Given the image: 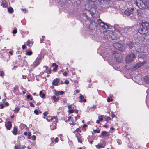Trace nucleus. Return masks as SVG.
Returning a JSON list of instances; mask_svg holds the SVG:
<instances>
[{
    "label": "nucleus",
    "mask_w": 149,
    "mask_h": 149,
    "mask_svg": "<svg viewBox=\"0 0 149 149\" xmlns=\"http://www.w3.org/2000/svg\"><path fill=\"white\" fill-rule=\"evenodd\" d=\"M115 30L117 32L119 33L120 34V35L122 34L121 33L122 32V29L121 28H119L118 29H116Z\"/></svg>",
    "instance_id": "obj_25"
},
{
    "label": "nucleus",
    "mask_w": 149,
    "mask_h": 149,
    "mask_svg": "<svg viewBox=\"0 0 149 149\" xmlns=\"http://www.w3.org/2000/svg\"><path fill=\"white\" fill-rule=\"evenodd\" d=\"M39 95L42 98H44L45 96V95L44 94L42 93V91H40L39 93Z\"/></svg>",
    "instance_id": "obj_29"
},
{
    "label": "nucleus",
    "mask_w": 149,
    "mask_h": 149,
    "mask_svg": "<svg viewBox=\"0 0 149 149\" xmlns=\"http://www.w3.org/2000/svg\"><path fill=\"white\" fill-rule=\"evenodd\" d=\"M27 99H30L31 98V95H28L27 96Z\"/></svg>",
    "instance_id": "obj_62"
},
{
    "label": "nucleus",
    "mask_w": 149,
    "mask_h": 149,
    "mask_svg": "<svg viewBox=\"0 0 149 149\" xmlns=\"http://www.w3.org/2000/svg\"><path fill=\"white\" fill-rule=\"evenodd\" d=\"M36 139V136L34 135H33L31 137V139L33 140H35Z\"/></svg>",
    "instance_id": "obj_43"
},
{
    "label": "nucleus",
    "mask_w": 149,
    "mask_h": 149,
    "mask_svg": "<svg viewBox=\"0 0 149 149\" xmlns=\"http://www.w3.org/2000/svg\"><path fill=\"white\" fill-rule=\"evenodd\" d=\"M57 118L55 116L52 117L48 116L47 117V121H50V120H54V121L57 120Z\"/></svg>",
    "instance_id": "obj_12"
},
{
    "label": "nucleus",
    "mask_w": 149,
    "mask_h": 149,
    "mask_svg": "<svg viewBox=\"0 0 149 149\" xmlns=\"http://www.w3.org/2000/svg\"><path fill=\"white\" fill-rule=\"evenodd\" d=\"M1 6L3 7H7L8 6V3L6 1L3 0L2 2Z\"/></svg>",
    "instance_id": "obj_22"
},
{
    "label": "nucleus",
    "mask_w": 149,
    "mask_h": 149,
    "mask_svg": "<svg viewBox=\"0 0 149 149\" xmlns=\"http://www.w3.org/2000/svg\"><path fill=\"white\" fill-rule=\"evenodd\" d=\"M51 139L52 142H53V140H54L56 143L58 142L59 141L58 138L57 137L55 139L54 138H52Z\"/></svg>",
    "instance_id": "obj_32"
},
{
    "label": "nucleus",
    "mask_w": 149,
    "mask_h": 149,
    "mask_svg": "<svg viewBox=\"0 0 149 149\" xmlns=\"http://www.w3.org/2000/svg\"><path fill=\"white\" fill-rule=\"evenodd\" d=\"M58 67H55L53 69V70L54 71H56L57 70V68Z\"/></svg>",
    "instance_id": "obj_56"
},
{
    "label": "nucleus",
    "mask_w": 149,
    "mask_h": 149,
    "mask_svg": "<svg viewBox=\"0 0 149 149\" xmlns=\"http://www.w3.org/2000/svg\"><path fill=\"white\" fill-rule=\"evenodd\" d=\"M69 81L67 80H66L64 82V83L65 84H68L69 83Z\"/></svg>",
    "instance_id": "obj_57"
},
{
    "label": "nucleus",
    "mask_w": 149,
    "mask_h": 149,
    "mask_svg": "<svg viewBox=\"0 0 149 149\" xmlns=\"http://www.w3.org/2000/svg\"><path fill=\"white\" fill-rule=\"evenodd\" d=\"M26 47L24 45H23L22 46V48L23 50L25 49Z\"/></svg>",
    "instance_id": "obj_60"
},
{
    "label": "nucleus",
    "mask_w": 149,
    "mask_h": 149,
    "mask_svg": "<svg viewBox=\"0 0 149 149\" xmlns=\"http://www.w3.org/2000/svg\"><path fill=\"white\" fill-rule=\"evenodd\" d=\"M64 93V92L63 91H61V92H60V95H63Z\"/></svg>",
    "instance_id": "obj_58"
},
{
    "label": "nucleus",
    "mask_w": 149,
    "mask_h": 149,
    "mask_svg": "<svg viewBox=\"0 0 149 149\" xmlns=\"http://www.w3.org/2000/svg\"><path fill=\"white\" fill-rule=\"evenodd\" d=\"M136 4L141 9H143L146 8V5L141 0H136Z\"/></svg>",
    "instance_id": "obj_4"
},
{
    "label": "nucleus",
    "mask_w": 149,
    "mask_h": 149,
    "mask_svg": "<svg viewBox=\"0 0 149 149\" xmlns=\"http://www.w3.org/2000/svg\"><path fill=\"white\" fill-rule=\"evenodd\" d=\"M4 75V73L3 71H0V76H3Z\"/></svg>",
    "instance_id": "obj_44"
},
{
    "label": "nucleus",
    "mask_w": 149,
    "mask_h": 149,
    "mask_svg": "<svg viewBox=\"0 0 149 149\" xmlns=\"http://www.w3.org/2000/svg\"><path fill=\"white\" fill-rule=\"evenodd\" d=\"M127 44L130 49H132L134 46V43L130 41H128L127 42Z\"/></svg>",
    "instance_id": "obj_16"
},
{
    "label": "nucleus",
    "mask_w": 149,
    "mask_h": 149,
    "mask_svg": "<svg viewBox=\"0 0 149 149\" xmlns=\"http://www.w3.org/2000/svg\"><path fill=\"white\" fill-rule=\"evenodd\" d=\"M134 9L133 8H129L126 10L124 12V14L127 16H130L134 13Z\"/></svg>",
    "instance_id": "obj_5"
},
{
    "label": "nucleus",
    "mask_w": 149,
    "mask_h": 149,
    "mask_svg": "<svg viewBox=\"0 0 149 149\" xmlns=\"http://www.w3.org/2000/svg\"><path fill=\"white\" fill-rule=\"evenodd\" d=\"M90 12L91 15L93 16V15H94L96 13V9L94 8H92L90 9Z\"/></svg>",
    "instance_id": "obj_19"
},
{
    "label": "nucleus",
    "mask_w": 149,
    "mask_h": 149,
    "mask_svg": "<svg viewBox=\"0 0 149 149\" xmlns=\"http://www.w3.org/2000/svg\"><path fill=\"white\" fill-rule=\"evenodd\" d=\"M104 38L106 39L111 38L112 40H115L118 38V36L115 35V33L111 31H104Z\"/></svg>",
    "instance_id": "obj_1"
},
{
    "label": "nucleus",
    "mask_w": 149,
    "mask_h": 149,
    "mask_svg": "<svg viewBox=\"0 0 149 149\" xmlns=\"http://www.w3.org/2000/svg\"><path fill=\"white\" fill-rule=\"evenodd\" d=\"M68 73L66 71H65L63 74V75L65 76H66L67 75Z\"/></svg>",
    "instance_id": "obj_54"
},
{
    "label": "nucleus",
    "mask_w": 149,
    "mask_h": 149,
    "mask_svg": "<svg viewBox=\"0 0 149 149\" xmlns=\"http://www.w3.org/2000/svg\"><path fill=\"white\" fill-rule=\"evenodd\" d=\"M0 106L1 107V109L3 108L4 107V106L3 104H1L0 105Z\"/></svg>",
    "instance_id": "obj_61"
},
{
    "label": "nucleus",
    "mask_w": 149,
    "mask_h": 149,
    "mask_svg": "<svg viewBox=\"0 0 149 149\" xmlns=\"http://www.w3.org/2000/svg\"><path fill=\"white\" fill-rule=\"evenodd\" d=\"M52 66H55V67H58V65L56 63H53L52 64Z\"/></svg>",
    "instance_id": "obj_51"
},
{
    "label": "nucleus",
    "mask_w": 149,
    "mask_h": 149,
    "mask_svg": "<svg viewBox=\"0 0 149 149\" xmlns=\"http://www.w3.org/2000/svg\"><path fill=\"white\" fill-rule=\"evenodd\" d=\"M72 105H71L68 106V109H70L72 108L74 109V108L72 107Z\"/></svg>",
    "instance_id": "obj_52"
},
{
    "label": "nucleus",
    "mask_w": 149,
    "mask_h": 149,
    "mask_svg": "<svg viewBox=\"0 0 149 149\" xmlns=\"http://www.w3.org/2000/svg\"><path fill=\"white\" fill-rule=\"evenodd\" d=\"M57 122H53L50 125V128L53 130L56 128V123Z\"/></svg>",
    "instance_id": "obj_13"
},
{
    "label": "nucleus",
    "mask_w": 149,
    "mask_h": 149,
    "mask_svg": "<svg viewBox=\"0 0 149 149\" xmlns=\"http://www.w3.org/2000/svg\"><path fill=\"white\" fill-rule=\"evenodd\" d=\"M18 131V129L15 126H14L13 127V131H12V133L15 135H16L17 134V132Z\"/></svg>",
    "instance_id": "obj_21"
},
{
    "label": "nucleus",
    "mask_w": 149,
    "mask_h": 149,
    "mask_svg": "<svg viewBox=\"0 0 149 149\" xmlns=\"http://www.w3.org/2000/svg\"><path fill=\"white\" fill-rule=\"evenodd\" d=\"M80 96L79 97V98L80 99V100H79L80 102H86V99H84V97L83 95H81V94H80Z\"/></svg>",
    "instance_id": "obj_24"
},
{
    "label": "nucleus",
    "mask_w": 149,
    "mask_h": 149,
    "mask_svg": "<svg viewBox=\"0 0 149 149\" xmlns=\"http://www.w3.org/2000/svg\"><path fill=\"white\" fill-rule=\"evenodd\" d=\"M70 123H69V124L71 125L72 127H73V126L74 127H77L78 125V124L75 123L74 122H70Z\"/></svg>",
    "instance_id": "obj_23"
},
{
    "label": "nucleus",
    "mask_w": 149,
    "mask_h": 149,
    "mask_svg": "<svg viewBox=\"0 0 149 149\" xmlns=\"http://www.w3.org/2000/svg\"><path fill=\"white\" fill-rule=\"evenodd\" d=\"M52 99L55 102H58L59 100V98L58 97H56L55 96H53Z\"/></svg>",
    "instance_id": "obj_27"
},
{
    "label": "nucleus",
    "mask_w": 149,
    "mask_h": 149,
    "mask_svg": "<svg viewBox=\"0 0 149 149\" xmlns=\"http://www.w3.org/2000/svg\"><path fill=\"white\" fill-rule=\"evenodd\" d=\"M144 80L146 83L149 84V77H145L144 78Z\"/></svg>",
    "instance_id": "obj_26"
},
{
    "label": "nucleus",
    "mask_w": 149,
    "mask_h": 149,
    "mask_svg": "<svg viewBox=\"0 0 149 149\" xmlns=\"http://www.w3.org/2000/svg\"><path fill=\"white\" fill-rule=\"evenodd\" d=\"M76 92L77 93H78L80 92V91L78 90H76Z\"/></svg>",
    "instance_id": "obj_64"
},
{
    "label": "nucleus",
    "mask_w": 149,
    "mask_h": 149,
    "mask_svg": "<svg viewBox=\"0 0 149 149\" xmlns=\"http://www.w3.org/2000/svg\"><path fill=\"white\" fill-rule=\"evenodd\" d=\"M27 134L28 133L26 132H24V134L25 136H26L27 135Z\"/></svg>",
    "instance_id": "obj_63"
},
{
    "label": "nucleus",
    "mask_w": 149,
    "mask_h": 149,
    "mask_svg": "<svg viewBox=\"0 0 149 149\" xmlns=\"http://www.w3.org/2000/svg\"><path fill=\"white\" fill-rule=\"evenodd\" d=\"M93 132L95 133H99L100 132V130L99 128H97L96 130H93Z\"/></svg>",
    "instance_id": "obj_36"
},
{
    "label": "nucleus",
    "mask_w": 149,
    "mask_h": 149,
    "mask_svg": "<svg viewBox=\"0 0 149 149\" xmlns=\"http://www.w3.org/2000/svg\"><path fill=\"white\" fill-rule=\"evenodd\" d=\"M8 11L12 13H13V10L12 7H9L8 8Z\"/></svg>",
    "instance_id": "obj_37"
},
{
    "label": "nucleus",
    "mask_w": 149,
    "mask_h": 149,
    "mask_svg": "<svg viewBox=\"0 0 149 149\" xmlns=\"http://www.w3.org/2000/svg\"><path fill=\"white\" fill-rule=\"evenodd\" d=\"M61 3H65L66 2L67 0H60Z\"/></svg>",
    "instance_id": "obj_53"
},
{
    "label": "nucleus",
    "mask_w": 149,
    "mask_h": 149,
    "mask_svg": "<svg viewBox=\"0 0 149 149\" xmlns=\"http://www.w3.org/2000/svg\"><path fill=\"white\" fill-rule=\"evenodd\" d=\"M28 139H30L31 138V134L30 132H28Z\"/></svg>",
    "instance_id": "obj_42"
},
{
    "label": "nucleus",
    "mask_w": 149,
    "mask_h": 149,
    "mask_svg": "<svg viewBox=\"0 0 149 149\" xmlns=\"http://www.w3.org/2000/svg\"><path fill=\"white\" fill-rule=\"evenodd\" d=\"M33 43L32 40H28L27 42L26 45L28 46L29 47H31Z\"/></svg>",
    "instance_id": "obj_20"
},
{
    "label": "nucleus",
    "mask_w": 149,
    "mask_h": 149,
    "mask_svg": "<svg viewBox=\"0 0 149 149\" xmlns=\"http://www.w3.org/2000/svg\"><path fill=\"white\" fill-rule=\"evenodd\" d=\"M32 54V52L31 51H28L26 52V54L28 55H31Z\"/></svg>",
    "instance_id": "obj_41"
},
{
    "label": "nucleus",
    "mask_w": 149,
    "mask_h": 149,
    "mask_svg": "<svg viewBox=\"0 0 149 149\" xmlns=\"http://www.w3.org/2000/svg\"><path fill=\"white\" fill-rule=\"evenodd\" d=\"M17 31L16 29H14L13 31V34H15L17 33Z\"/></svg>",
    "instance_id": "obj_49"
},
{
    "label": "nucleus",
    "mask_w": 149,
    "mask_h": 149,
    "mask_svg": "<svg viewBox=\"0 0 149 149\" xmlns=\"http://www.w3.org/2000/svg\"><path fill=\"white\" fill-rule=\"evenodd\" d=\"M54 94L58 96L59 95H60L59 91H57L56 90H54Z\"/></svg>",
    "instance_id": "obj_31"
},
{
    "label": "nucleus",
    "mask_w": 149,
    "mask_h": 149,
    "mask_svg": "<svg viewBox=\"0 0 149 149\" xmlns=\"http://www.w3.org/2000/svg\"><path fill=\"white\" fill-rule=\"evenodd\" d=\"M80 127L79 126V128H77L73 132L74 133H75L76 132L77 133H78L79 132H81V131L80 129Z\"/></svg>",
    "instance_id": "obj_33"
},
{
    "label": "nucleus",
    "mask_w": 149,
    "mask_h": 149,
    "mask_svg": "<svg viewBox=\"0 0 149 149\" xmlns=\"http://www.w3.org/2000/svg\"><path fill=\"white\" fill-rule=\"evenodd\" d=\"M48 113L47 111L43 113V115L45 116H46Z\"/></svg>",
    "instance_id": "obj_46"
},
{
    "label": "nucleus",
    "mask_w": 149,
    "mask_h": 149,
    "mask_svg": "<svg viewBox=\"0 0 149 149\" xmlns=\"http://www.w3.org/2000/svg\"><path fill=\"white\" fill-rule=\"evenodd\" d=\"M34 113L36 114V115H38V111L36 110H35L34 111Z\"/></svg>",
    "instance_id": "obj_50"
},
{
    "label": "nucleus",
    "mask_w": 149,
    "mask_h": 149,
    "mask_svg": "<svg viewBox=\"0 0 149 149\" xmlns=\"http://www.w3.org/2000/svg\"><path fill=\"white\" fill-rule=\"evenodd\" d=\"M20 108L19 107H16L15 109L14 110V112L15 113H17L19 110Z\"/></svg>",
    "instance_id": "obj_35"
},
{
    "label": "nucleus",
    "mask_w": 149,
    "mask_h": 149,
    "mask_svg": "<svg viewBox=\"0 0 149 149\" xmlns=\"http://www.w3.org/2000/svg\"><path fill=\"white\" fill-rule=\"evenodd\" d=\"M5 126L8 130H10L12 126L11 122H6Z\"/></svg>",
    "instance_id": "obj_11"
},
{
    "label": "nucleus",
    "mask_w": 149,
    "mask_h": 149,
    "mask_svg": "<svg viewBox=\"0 0 149 149\" xmlns=\"http://www.w3.org/2000/svg\"><path fill=\"white\" fill-rule=\"evenodd\" d=\"M74 112L76 114H78V111L77 110L74 109Z\"/></svg>",
    "instance_id": "obj_55"
},
{
    "label": "nucleus",
    "mask_w": 149,
    "mask_h": 149,
    "mask_svg": "<svg viewBox=\"0 0 149 149\" xmlns=\"http://www.w3.org/2000/svg\"><path fill=\"white\" fill-rule=\"evenodd\" d=\"M119 55L120 56V57L118 59V58H117V57H116V61L118 62H121V59H122V57L121 56V55L120 54H119Z\"/></svg>",
    "instance_id": "obj_30"
},
{
    "label": "nucleus",
    "mask_w": 149,
    "mask_h": 149,
    "mask_svg": "<svg viewBox=\"0 0 149 149\" xmlns=\"http://www.w3.org/2000/svg\"><path fill=\"white\" fill-rule=\"evenodd\" d=\"M59 81L60 79L58 78H56L54 79L52 82L53 85L54 86H57Z\"/></svg>",
    "instance_id": "obj_17"
},
{
    "label": "nucleus",
    "mask_w": 149,
    "mask_h": 149,
    "mask_svg": "<svg viewBox=\"0 0 149 149\" xmlns=\"http://www.w3.org/2000/svg\"><path fill=\"white\" fill-rule=\"evenodd\" d=\"M144 62H140L138 63L137 64V67L138 68H139L143 65H144Z\"/></svg>",
    "instance_id": "obj_28"
},
{
    "label": "nucleus",
    "mask_w": 149,
    "mask_h": 149,
    "mask_svg": "<svg viewBox=\"0 0 149 149\" xmlns=\"http://www.w3.org/2000/svg\"><path fill=\"white\" fill-rule=\"evenodd\" d=\"M29 104L31 107H34L35 106L34 104H33L32 102H30Z\"/></svg>",
    "instance_id": "obj_48"
},
{
    "label": "nucleus",
    "mask_w": 149,
    "mask_h": 149,
    "mask_svg": "<svg viewBox=\"0 0 149 149\" xmlns=\"http://www.w3.org/2000/svg\"><path fill=\"white\" fill-rule=\"evenodd\" d=\"M68 113L69 114H71L73 113L74 112V110L73 109H71L70 110H69L68 111Z\"/></svg>",
    "instance_id": "obj_40"
},
{
    "label": "nucleus",
    "mask_w": 149,
    "mask_h": 149,
    "mask_svg": "<svg viewBox=\"0 0 149 149\" xmlns=\"http://www.w3.org/2000/svg\"><path fill=\"white\" fill-rule=\"evenodd\" d=\"M40 63V58H37L34 62L33 63L32 65V66L33 67H35L37 66Z\"/></svg>",
    "instance_id": "obj_10"
},
{
    "label": "nucleus",
    "mask_w": 149,
    "mask_h": 149,
    "mask_svg": "<svg viewBox=\"0 0 149 149\" xmlns=\"http://www.w3.org/2000/svg\"><path fill=\"white\" fill-rule=\"evenodd\" d=\"M95 147L97 148L100 149L102 148H103L104 147L102 146L101 144H98L97 145H95Z\"/></svg>",
    "instance_id": "obj_34"
},
{
    "label": "nucleus",
    "mask_w": 149,
    "mask_h": 149,
    "mask_svg": "<svg viewBox=\"0 0 149 149\" xmlns=\"http://www.w3.org/2000/svg\"><path fill=\"white\" fill-rule=\"evenodd\" d=\"M75 136L77 139L78 142L82 144L84 139L81 134L79 133H77L75 134Z\"/></svg>",
    "instance_id": "obj_7"
},
{
    "label": "nucleus",
    "mask_w": 149,
    "mask_h": 149,
    "mask_svg": "<svg viewBox=\"0 0 149 149\" xmlns=\"http://www.w3.org/2000/svg\"><path fill=\"white\" fill-rule=\"evenodd\" d=\"M97 21L98 24L102 27H104L105 28L108 29L109 28V26L107 24H105L103 22L99 19L97 20Z\"/></svg>",
    "instance_id": "obj_6"
},
{
    "label": "nucleus",
    "mask_w": 149,
    "mask_h": 149,
    "mask_svg": "<svg viewBox=\"0 0 149 149\" xmlns=\"http://www.w3.org/2000/svg\"><path fill=\"white\" fill-rule=\"evenodd\" d=\"M135 58V54L133 53H130L126 56L125 61L127 63H129L133 61Z\"/></svg>",
    "instance_id": "obj_2"
},
{
    "label": "nucleus",
    "mask_w": 149,
    "mask_h": 149,
    "mask_svg": "<svg viewBox=\"0 0 149 149\" xmlns=\"http://www.w3.org/2000/svg\"><path fill=\"white\" fill-rule=\"evenodd\" d=\"M112 101V99H111L110 98H109L107 99V101L108 102H110Z\"/></svg>",
    "instance_id": "obj_47"
},
{
    "label": "nucleus",
    "mask_w": 149,
    "mask_h": 149,
    "mask_svg": "<svg viewBox=\"0 0 149 149\" xmlns=\"http://www.w3.org/2000/svg\"><path fill=\"white\" fill-rule=\"evenodd\" d=\"M83 14L84 15L86 18H88V15H90V11L86 9H83L82 10Z\"/></svg>",
    "instance_id": "obj_8"
},
{
    "label": "nucleus",
    "mask_w": 149,
    "mask_h": 149,
    "mask_svg": "<svg viewBox=\"0 0 149 149\" xmlns=\"http://www.w3.org/2000/svg\"><path fill=\"white\" fill-rule=\"evenodd\" d=\"M142 27L146 30L149 29V22H142L141 23Z\"/></svg>",
    "instance_id": "obj_9"
},
{
    "label": "nucleus",
    "mask_w": 149,
    "mask_h": 149,
    "mask_svg": "<svg viewBox=\"0 0 149 149\" xmlns=\"http://www.w3.org/2000/svg\"><path fill=\"white\" fill-rule=\"evenodd\" d=\"M114 47L120 51H124L125 49V47L123 45H122L121 44L119 43H115L113 44Z\"/></svg>",
    "instance_id": "obj_3"
},
{
    "label": "nucleus",
    "mask_w": 149,
    "mask_h": 149,
    "mask_svg": "<svg viewBox=\"0 0 149 149\" xmlns=\"http://www.w3.org/2000/svg\"><path fill=\"white\" fill-rule=\"evenodd\" d=\"M103 116H101L99 117V119L100 121H102L103 120L102 118Z\"/></svg>",
    "instance_id": "obj_45"
},
{
    "label": "nucleus",
    "mask_w": 149,
    "mask_h": 149,
    "mask_svg": "<svg viewBox=\"0 0 149 149\" xmlns=\"http://www.w3.org/2000/svg\"><path fill=\"white\" fill-rule=\"evenodd\" d=\"M146 30L145 28L143 29L141 28H139L138 30V32L141 34H144L146 33Z\"/></svg>",
    "instance_id": "obj_14"
},
{
    "label": "nucleus",
    "mask_w": 149,
    "mask_h": 149,
    "mask_svg": "<svg viewBox=\"0 0 149 149\" xmlns=\"http://www.w3.org/2000/svg\"><path fill=\"white\" fill-rule=\"evenodd\" d=\"M101 136L104 138L108 137L109 136L108 132L106 131H102L101 133Z\"/></svg>",
    "instance_id": "obj_15"
},
{
    "label": "nucleus",
    "mask_w": 149,
    "mask_h": 149,
    "mask_svg": "<svg viewBox=\"0 0 149 149\" xmlns=\"http://www.w3.org/2000/svg\"><path fill=\"white\" fill-rule=\"evenodd\" d=\"M104 117L107 121L108 120H110V118L109 117H108L107 116H104Z\"/></svg>",
    "instance_id": "obj_39"
},
{
    "label": "nucleus",
    "mask_w": 149,
    "mask_h": 149,
    "mask_svg": "<svg viewBox=\"0 0 149 149\" xmlns=\"http://www.w3.org/2000/svg\"><path fill=\"white\" fill-rule=\"evenodd\" d=\"M22 10L23 11H24L25 13H26L27 12V10H26V9H23Z\"/></svg>",
    "instance_id": "obj_59"
},
{
    "label": "nucleus",
    "mask_w": 149,
    "mask_h": 149,
    "mask_svg": "<svg viewBox=\"0 0 149 149\" xmlns=\"http://www.w3.org/2000/svg\"><path fill=\"white\" fill-rule=\"evenodd\" d=\"M87 125L86 124H84L83 125L82 127V129L84 131H86V129L85 128V127H87Z\"/></svg>",
    "instance_id": "obj_38"
},
{
    "label": "nucleus",
    "mask_w": 149,
    "mask_h": 149,
    "mask_svg": "<svg viewBox=\"0 0 149 149\" xmlns=\"http://www.w3.org/2000/svg\"><path fill=\"white\" fill-rule=\"evenodd\" d=\"M46 69V71L45 72H41L40 73V74L42 75L44 74H46V75L47 76L48 73L50 74L51 73V70L50 69H47V66L45 67Z\"/></svg>",
    "instance_id": "obj_18"
}]
</instances>
